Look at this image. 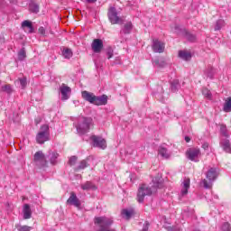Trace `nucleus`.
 Returning <instances> with one entry per match:
<instances>
[{"label":"nucleus","mask_w":231,"mask_h":231,"mask_svg":"<svg viewBox=\"0 0 231 231\" xmlns=\"http://www.w3.org/2000/svg\"><path fill=\"white\" fill-rule=\"evenodd\" d=\"M162 184L160 182L154 184V186H148L147 184H143L138 189L137 201L139 203H143L145 196H151L152 192H156V189L160 188Z\"/></svg>","instance_id":"nucleus-1"},{"label":"nucleus","mask_w":231,"mask_h":231,"mask_svg":"<svg viewBox=\"0 0 231 231\" xmlns=\"http://www.w3.org/2000/svg\"><path fill=\"white\" fill-rule=\"evenodd\" d=\"M91 125H93V119L90 117H79L76 125L78 134H86V133H89Z\"/></svg>","instance_id":"nucleus-2"},{"label":"nucleus","mask_w":231,"mask_h":231,"mask_svg":"<svg viewBox=\"0 0 231 231\" xmlns=\"http://www.w3.org/2000/svg\"><path fill=\"white\" fill-rule=\"evenodd\" d=\"M217 178V168H209L206 172V179L202 180L201 185L204 189H212L214 181Z\"/></svg>","instance_id":"nucleus-3"},{"label":"nucleus","mask_w":231,"mask_h":231,"mask_svg":"<svg viewBox=\"0 0 231 231\" xmlns=\"http://www.w3.org/2000/svg\"><path fill=\"white\" fill-rule=\"evenodd\" d=\"M50 140V126L48 125H43L41 126L40 131L36 135L37 143H44Z\"/></svg>","instance_id":"nucleus-4"},{"label":"nucleus","mask_w":231,"mask_h":231,"mask_svg":"<svg viewBox=\"0 0 231 231\" xmlns=\"http://www.w3.org/2000/svg\"><path fill=\"white\" fill-rule=\"evenodd\" d=\"M186 156L188 160H190V162H199L201 151H199V148H189L186 152Z\"/></svg>","instance_id":"nucleus-5"},{"label":"nucleus","mask_w":231,"mask_h":231,"mask_svg":"<svg viewBox=\"0 0 231 231\" xmlns=\"http://www.w3.org/2000/svg\"><path fill=\"white\" fill-rule=\"evenodd\" d=\"M108 19L111 24H120L122 23V18L119 17L116 8L115 7L108 9Z\"/></svg>","instance_id":"nucleus-6"},{"label":"nucleus","mask_w":231,"mask_h":231,"mask_svg":"<svg viewBox=\"0 0 231 231\" xmlns=\"http://www.w3.org/2000/svg\"><path fill=\"white\" fill-rule=\"evenodd\" d=\"M90 140L92 141L93 146L97 147V149H106V147H107V143L106 142V139L100 136L92 135L90 137Z\"/></svg>","instance_id":"nucleus-7"},{"label":"nucleus","mask_w":231,"mask_h":231,"mask_svg":"<svg viewBox=\"0 0 231 231\" xmlns=\"http://www.w3.org/2000/svg\"><path fill=\"white\" fill-rule=\"evenodd\" d=\"M34 163L38 167H45V165L48 163L46 161V156H44V153H42V151L37 152L34 154Z\"/></svg>","instance_id":"nucleus-8"},{"label":"nucleus","mask_w":231,"mask_h":231,"mask_svg":"<svg viewBox=\"0 0 231 231\" xmlns=\"http://www.w3.org/2000/svg\"><path fill=\"white\" fill-rule=\"evenodd\" d=\"M152 48L155 53H163V51H165V43L158 39H155L152 42Z\"/></svg>","instance_id":"nucleus-9"},{"label":"nucleus","mask_w":231,"mask_h":231,"mask_svg":"<svg viewBox=\"0 0 231 231\" xmlns=\"http://www.w3.org/2000/svg\"><path fill=\"white\" fill-rule=\"evenodd\" d=\"M60 93H61V100H68L71 95V88L66 84H61Z\"/></svg>","instance_id":"nucleus-10"},{"label":"nucleus","mask_w":231,"mask_h":231,"mask_svg":"<svg viewBox=\"0 0 231 231\" xmlns=\"http://www.w3.org/2000/svg\"><path fill=\"white\" fill-rule=\"evenodd\" d=\"M94 53H100L102 48H104V42L100 39H95L91 44Z\"/></svg>","instance_id":"nucleus-11"},{"label":"nucleus","mask_w":231,"mask_h":231,"mask_svg":"<svg viewBox=\"0 0 231 231\" xmlns=\"http://www.w3.org/2000/svg\"><path fill=\"white\" fill-rule=\"evenodd\" d=\"M190 189V179L185 178L181 183L180 196H187Z\"/></svg>","instance_id":"nucleus-12"},{"label":"nucleus","mask_w":231,"mask_h":231,"mask_svg":"<svg viewBox=\"0 0 231 231\" xmlns=\"http://www.w3.org/2000/svg\"><path fill=\"white\" fill-rule=\"evenodd\" d=\"M67 203L69 205H73L74 207H80V200H79V198H77V195L75 192H71L69 198L67 200Z\"/></svg>","instance_id":"nucleus-13"},{"label":"nucleus","mask_w":231,"mask_h":231,"mask_svg":"<svg viewBox=\"0 0 231 231\" xmlns=\"http://www.w3.org/2000/svg\"><path fill=\"white\" fill-rule=\"evenodd\" d=\"M95 106H106V104H107V96L103 95L100 97H97L94 99V103Z\"/></svg>","instance_id":"nucleus-14"},{"label":"nucleus","mask_w":231,"mask_h":231,"mask_svg":"<svg viewBox=\"0 0 231 231\" xmlns=\"http://www.w3.org/2000/svg\"><path fill=\"white\" fill-rule=\"evenodd\" d=\"M95 97L96 96L93 93H90L88 91L82 92V98H84V100H86L87 102H89V104H94Z\"/></svg>","instance_id":"nucleus-15"},{"label":"nucleus","mask_w":231,"mask_h":231,"mask_svg":"<svg viewBox=\"0 0 231 231\" xmlns=\"http://www.w3.org/2000/svg\"><path fill=\"white\" fill-rule=\"evenodd\" d=\"M220 147H222V149H223V151H225V152L231 153V144H230V141L228 139H223L220 142Z\"/></svg>","instance_id":"nucleus-16"},{"label":"nucleus","mask_w":231,"mask_h":231,"mask_svg":"<svg viewBox=\"0 0 231 231\" xmlns=\"http://www.w3.org/2000/svg\"><path fill=\"white\" fill-rule=\"evenodd\" d=\"M83 190H97V186L91 181H87L81 185Z\"/></svg>","instance_id":"nucleus-17"},{"label":"nucleus","mask_w":231,"mask_h":231,"mask_svg":"<svg viewBox=\"0 0 231 231\" xmlns=\"http://www.w3.org/2000/svg\"><path fill=\"white\" fill-rule=\"evenodd\" d=\"M179 57L180 59H182V60H190V59H192V54L187 51H179Z\"/></svg>","instance_id":"nucleus-18"},{"label":"nucleus","mask_w":231,"mask_h":231,"mask_svg":"<svg viewBox=\"0 0 231 231\" xmlns=\"http://www.w3.org/2000/svg\"><path fill=\"white\" fill-rule=\"evenodd\" d=\"M32 217V209L30 208V205L25 204L23 206V219H30Z\"/></svg>","instance_id":"nucleus-19"},{"label":"nucleus","mask_w":231,"mask_h":231,"mask_svg":"<svg viewBox=\"0 0 231 231\" xmlns=\"http://www.w3.org/2000/svg\"><path fill=\"white\" fill-rule=\"evenodd\" d=\"M152 64L154 66V68H164L165 66V60H163L162 59H154L152 60Z\"/></svg>","instance_id":"nucleus-20"},{"label":"nucleus","mask_w":231,"mask_h":231,"mask_svg":"<svg viewBox=\"0 0 231 231\" xmlns=\"http://www.w3.org/2000/svg\"><path fill=\"white\" fill-rule=\"evenodd\" d=\"M133 214H134V209H123L122 216L125 219H131Z\"/></svg>","instance_id":"nucleus-21"},{"label":"nucleus","mask_w":231,"mask_h":231,"mask_svg":"<svg viewBox=\"0 0 231 231\" xmlns=\"http://www.w3.org/2000/svg\"><path fill=\"white\" fill-rule=\"evenodd\" d=\"M22 28H29V33L33 32V25H32V22L25 20L22 23Z\"/></svg>","instance_id":"nucleus-22"},{"label":"nucleus","mask_w":231,"mask_h":231,"mask_svg":"<svg viewBox=\"0 0 231 231\" xmlns=\"http://www.w3.org/2000/svg\"><path fill=\"white\" fill-rule=\"evenodd\" d=\"M224 111L225 113H231V97L226 99L224 104Z\"/></svg>","instance_id":"nucleus-23"},{"label":"nucleus","mask_w":231,"mask_h":231,"mask_svg":"<svg viewBox=\"0 0 231 231\" xmlns=\"http://www.w3.org/2000/svg\"><path fill=\"white\" fill-rule=\"evenodd\" d=\"M132 30H133V23L131 22H128L125 24L121 32L122 33H131Z\"/></svg>","instance_id":"nucleus-24"},{"label":"nucleus","mask_w":231,"mask_h":231,"mask_svg":"<svg viewBox=\"0 0 231 231\" xmlns=\"http://www.w3.org/2000/svg\"><path fill=\"white\" fill-rule=\"evenodd\" d=\"M29 10L30 12H32V14H39V5L31 2L29 5Z\"/></svg>","instance_id":"nucleus-25"},{"label":"nucleus","mask_w":231,"mask_h":231,"mask_svg":"<svg viewBox=\"0 0 231 231\" xmlns=\"http://www.w3.org/2000/svg\"><path fill=\"white\" fill-rule=\"evenodd\" d=\"M171 89L173 93H176L180 89V81L178 79H174L171 84Z\"/></svg>","instance_id":"nucleus-26"},{"label":"nucleus","mask_w":231,"mask_h":231,"mask_svg":"<svg viewBox=\"0 0 231 231\" xmlns=\"http://www.w3.org/2000/svg\"><path fill=\"white\" fill-rule=\"evenodd\" d=\"M159 154L160 156H162V158H169L171 156V154L169 153V152L167 151V149L163 148V147H161L159 149Z\"/></svg>","instance_id":"nucleus-27"},{"label":"nucleus","mask_w":231,"mask_h":231,"mask_svg":"<svg viewBox=\"0 0 231 231\" xmlns=\"http://www.w3.org/2000/svg\"><path fill=\"white\" fill-rule=\"evenodd\" d=\"M89 166V159L83 160L79 162V165L78 166V171H80L82 169H86V167Z\"/></svg>","instance_id":"nucleus-28"},{"label":"nucleus","mask_w":231,"mask_h":231,"mask_svg":"<svg viewBox=\"0 0 231 231\" xmlns=\"http://www.w3.org/2000/svg\"><path fill=\"white\" fill-rule=\"evenodd\" d=\"M62 55L64 59H71V57H73V51H71L70 49H64L62 51Z\"/></svg>","instance_id":"nucleus-29"},{"label":"nucleus","mask_w":231,"mask_h":231,"mask_svg":"<svg viewBox=\"0 0 231 231\" xmlns=\"http://www.w3.org/2000/svg\"><path fill=\"white\" fill-rule=\"evenodd\" d=\"M57 158H59V153L52 152L51 153V163H52V165L57 163Z\"/></svg>","instance_id":"nucleus-30"},{"label":"nucleus","mask_w":231,"mask_h":231,"mask_svg":"<svg viewBox=\"0 0 231 231\" xmlns=\"http://www.w3.org/2000/svg\"><path fill=\"white\" fill-rule=\"evenodd\" d=\"M202 95H204L208 100L212 98V93H210V90H208V88H203Z\"/></svg>","instance_id":"nucleus-31"},{"label":"nucleus","mask_w":231,"mask_h":231,"mask_svg":"<svg viewBox=\"0 0 231 231\" xmlns=\"http://www.w3.org/2000/svg\"><path fill=\"white\" fill-rule=\"evenodd\" d=\"M223 26H225V21L224 20H218L216 23L215 25V30H221V28H223Z\"/></svg>","instance_id":"nucleus-32"},{"label":"nucleus","mask_w":231,"mask_h":231,"mask_svg":"<svg viewBox=\"0 0 231 231\" xmlns=\"http://www.w3.org/2000/svg\"><path fill=\"white\" fill-rule=\"evenodd\" d=\"M16 228L18 231H31L32 230V226H30L18 225V226H16Z\"/></svg>","instance_id":"nucleus-33"},{"label":"nucleus","mask_w":231,"mask_h":231,"mask_svg":"<svg viewBox=\"0 0 231 231\" xmlns=\"http://www.w3.org/2000/svg\"><path fill=\"white\" fill-rule=\"evenodd\" d=\"M24 59H26V51H24V49H22L18 52V60H24Z\"/></svg>","instance_id":"nucleus-34"},{"label":"nucleus","mask_w":231,"mask_h":231,"mask_svg":"<svg viewBox=\"0 0 231 231\" xmlns=\"http://www.w3.org/2000/svg\"><path fill=\"white\" fill-rule=\"evenodd\" d=\"M220 133L226 138H228V132L226 131V125H220Z\"/></svg>","instance_id":"nucleus-35"},{"label":"nucleus","mask_w":231,"mask_h":231,"mask_svg":"<svg viewBox=\"0 0 231 231\" xmlns=\"http://www.w3.org/2000/svg\"><path fill=\"white\" fill-rule=\"evenodd\" d=\"M186 39H188V41H190V42H194V41H196V36L194 34H191L190 32H187Z\"/></svg>","instance_id":"nucleus-36"},{"label":"nucleus","mask_w":231,"mask_h":231,"mask_svg":"<svg viewBox=\"0 0 231 231\" xmlns=\"http://www.w3.org/2000/svg\"><path fill=\"white\" fill-rule=\"evenodd\" d=\"M230 230H231V227L228 222H226L222 225V231H230Z\"/></svg>","instance_id":"nucleus-37"},{"label":"nucleus","mask_w":231,"mask_h":231,"mask_svg":"<svg viewBox=\"0 0 231 231\" xmlns=\"http://www.w3.org/2000/svg\"><path fill=\"white\" fill-rule=\"evenodd\" d=\"M207 76L209 78V79H212V77H214V69L210 68V69H208L207 70Z\"/></svg>","instance_id":"nucleus-38"},{"label":"nucleus","mask_w":231,"mask_h":231,"mask_svg":"<svg viewBox=\"0 0 231 231\" xmlns=\"http://www.w3.org/2000/svg\"><path fill=\"white\" fill-rule=\"evenodd\" d=\"M3 91H6L7 93H12V86L5 85L2 88Z\"/></svg>","instance_id":"nucleus-39"},{"label":"nucleus","mask_w":231,"mask_h":231,"mask_svg":"<svg viewBox=\"0 0 231 231\" xmlns=\"http://www.w3.org/2000/svg\"><path fill=\"white\" fill-rule=\"evenodd\" d=\"M69 163V165H75V163H77V156L70 157Z\"/></svg>","instance_id":"nucleus-40"},{"label":"nucleus","mask_w":231,"mask_h":231,"mask_svg":"<svg viewBox=\"0 0 231 231\" xmlns=\"http://www.w3.org/2000/svg\"><path fill=\"white\" fill-rule=\"evenodd\" d=\"M20 84L22 86V88L24 89L26 88V78H23L20 79Z\"/></svg>","instance_id":"nucleus-41"},{"label":"nucleus","mask_w":231,"mask_h":231,"mask_svg":"<svg viewBox=\"0 0 231 231\" xmlns=\"http://www.w3.org/2000/svg\"><path fill=\"white\" fill-rule=\"evenodd\" d=\"M39 33H41V35H44V33H46V30L44 29V27H40L38 29Z\"/></svg>","instance_id":"nucleus-42"},{"label":"nucleus","mask_w":231,"mask_h":231,"mask_svg":"<svg viewBox=\"0 0 231 231\" xmlns=\"http://www.w3.org/2000/svg\"><path fill=\"white\" fill-rule=\"evenodd\" d=\"M106 55H107V59H111L113 57V51L108 50V51L106 52Z\"/></svg>","instance_id":"nucleus-43"},{"label":"nucleus","mask_w":231,"mask_h":231,"mask_svg":"<svg viewBox=\"0 0 231 231\" xmlns=\"http://www.w3.org/2000/svg\"><path fill=\"white\" fill-rule=\"evenodd\" d=\"M83 3H97V0H81Z\"/></svg>","instance_id":"nucleus-44"},{"label":"nucleus","mask_w":231,"mask_h":231,"mask_svg":"<svg viewBox=\"0 0 231 231\" xmlns=\"http://www.w3.org/2000/svg\"><path fill=\"white\" fill-rule=\"evenodd\" d=\"M202 147H203L205 150L208 149V143H205L202 145Z\"/></svg>","instance_id":"nucleus-45"},{"label":"nucleus","mask_w":231,"mask_h":231,"mask_svg":"<svg viewBox=\"0 0 231 231\" xmlns=\"http://www.w3.org/2000/svg\"><path fill=\"white\" fill-rule=\"evenodd\" d=\"M185 142H187V143H189V142H190V137L186 136V137H185Z\"/></svg>","instance_id":"nucleus-46"},{"label":"nucleus","mask_w":231,"mask_h":231,"mask_svg":"<svg viewBox=\"0 0 231 231\" xmlns=\"http://www.w3.org/2000/svg\"><path fill=\"white\" fill-rule=\"evenodd\" d=\"M178 28H180L178 25H175V32H178Z\"/></svg>","instance_id":"nucleus-47"},{"label":"nucleus","mask_w":231,"mask_h":231,"mask_svg":"<svg viewBox=\"0 0 231 231\" xmlns=\"http://www.w3.org/2000/svg\"><path fill=\"white\" fill-rule=\"evenodd\" d=\"M142 231H147V227H144Z\"/></svg>","instance_id":"nucleus-48"},{"label":"nucleus","mask_w":231,"mask_h":231,"mask_svg":"<svg viewBox=\"0 0 231 231\" xmlns=\"http://www.w3.org/2000/svg\"><path fill=\"white\" fill-rule=\"evenodd\" d=\"M10 3H14V0H9Z\"/></svg>","instance_id":"nucleus-49"}]
</instances>
